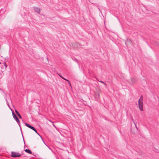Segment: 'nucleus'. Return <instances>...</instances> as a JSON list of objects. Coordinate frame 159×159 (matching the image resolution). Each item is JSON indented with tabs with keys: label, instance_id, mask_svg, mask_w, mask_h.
<instances>
[{
	"label": "nucleus",
	"instance_id": "obj_1",
	"mask_svg": "<svg viewBox=\"0 0 159 159\" xmlns=\"http://www.w3.org/2000/svg\"><path fill=\"white\" fill-rule=\"evenodd\" d=\"M143 96L141 95L139 98V99L138 100V104H139V107L140 109V110L141 111H143Z\"/></svg>",
	"mask_w": 159,
	"mask_h": 159
},
{
	"label": "nucleus",
	"instance_id": "obj_2",
	"mask_svg": "<svg viewBox=\"0 0 159 159\" xmlns=\"http://www.w3.org/2000/svg\"><path fill=\"white\" fill-rule=\"evenodd\" d=\"M131 119H132V120H133V122L134 123V126L135 127V128L134 129V128H131V131L133 134H136L138 132V128L137 127L135 122L134 121L132 117H131Z\"/></svg>",
	"mask_w": 159,
	"mask_h": 159
},
{
	"label": "nucleus",
	"instance_id": "obj_3",
	"mask_svg": "<svg viewBox=\"0 0 159 159\" xmlns=\"http://www.w3.org/2000/svg\"><path fill=\"white\" fill-rule=\"evenodd\" d=\"M21 155L19 153L14 152H11V156L13 157H20Z\"/></svg>",
	"mask_w": 159,
	"mask_h": 159
},
{
	"label": "nucleus",
	"instance_id": "obj_4",
	"mask_svg": "<svg viewBox=\"0 0 159 159\" xmlns=\"http://www.w3.org/2000/svg\"><path fill=\"white\" fill-rule=\"evenodd\" d=\"M13 118L16 121V122L18 124V125H19V126L20 127V121L18 118L17 117L16 115L15 116H14L13 117Z\"/></svg>",
	"mask_w": 159,
	"mask_h": 159
},
{
	"label": "nucleus",
	"instance_id": "obj_5",
	"mask_svg": "<svg viewBox=\"0 0 159 159\" xmlns=\"http://www.w3.org/2000/svg\"><path fill=\"white\" fill-rule=\"evenodd\" d=\"M34 9L36 12L38 13H40L41 9L37 7H34Z\"/></svg>",
	"mask_w": 159,
	"mask_h": 159
},
{
	"label": "nucleus",
	"instance_id": "obj_6",
	"mask_svg": "<svg viewBox=\"0 0 159 159\" xmlns=\"http://www.w3.org/2000/svg\"><path fill=\"white\" fill-rule=\"evenodd\" d=\"M25 125L26 126L31 129L32 130L34 129V128L33 126H31V125H29V124L26 123H25Z\"/></svg>",
	"mask_w": 159,
	"mask_h": 159
},
{
	"label": "nucleus",
	"instance_id": "obj_7",
	"mask_svg": "<svg viewBox=\"0 0 159 159\" xmlns=\"http://www.w3.org/2000/svg\"><path fill=\"white\" fill-rule=\"evenodd\" d=\"M15 111L17 115L19 117V118L20 119H22V116L20 115V114H19V113L18 111H17V110H16V109H15Z\"/></svg>",
	"mask_w": 159,
	"mask_h": 159
},
{
	"label": "nucleus",
	"instance_id": "obj_8",
	"mask_svg": "<svg viewBox=\"0 0 159 159\" xmlns=\"http://www.w3.org/2000/svg\"><path fill=\"white\" fill-rule=\"evenodd\" d=\"M25 151L27 153H28L29 154H31L32 153L30 149H26L25 150Z\"/></svg>",
	"mask_w": 159,
	"mask_h": 159
},
{
	"label": "nucleus",
	"instance_id": "obj_9",
	"mask_svg": "<svg viewBox=\"0 0 159 159\" xmlns=\"http://www.w3.org/2000/svg\"><path fill=\"white\" fill-rule=\"evenodd\" d=\"M100 83H103L104 84V86L106 88V84L105 83H104V82H103V81H100Z\"/></svg>",
	"mask_w": 159,
	"mask_h": 159
},
{
	"label": "nucleus",
	"instance_id": "obj_10",
	"mask_svg": "<svg viewBox=\"0 0 159 159\" xmlns=\"http://www.w3.org/2000/svg\"><path fill=\"white\" fill-rule=\"evenodd\" d=\"M3 64H4V66L5 67V69H6L7 68V65L6 64V62H4L3 63Z\"/></svg>",
	"mask_w": 159,
	"mask_h": 159
},
{
	"label": "nucleus",
	"instance_id": "obj_11",
	"mask_svg": "<svg viewBox=\"0 0 159 159\" xmlns=\"http://www.w3.org/2000/svg\"><path fill=\"white\" fill-rule=\"evenodd\" d=\"M11 111H12V116H13V117L14 116H16V115L15 114V113H14V111H13L12 110H11Z\"/></svg>",
	"mask_w": 159,
	"mask_h": 159
},
{
	"label": "nucleus",
	"instance_id": "obj_12",
	"mask_svg": "<svg viewBox=\"0 0 159 159\" xmlns=\"http://www.w3.org/2000/svg\"><path fill=\"white\" fill-rule=\"evenodd\" d=\"M67 81L68 82V84H69V85L71 87V84H70V82L69 81V80H67Z\"/></svg>",
	"mask_w": 159,
	"mask_h": 159
},
{
	"label": "nucleus",
	"instance_id": "obj_13",
	"mask_svg": "<svg viewBox=\"0 0 159 159\" xmlns=\"http://www.w3.org/2000/svg\"><path fill=\"white\" fill-rule=\"evenodd\" d=\"M67 81L68 82V84H69V85L71 87V84H70V82L69 81V80H67Z\"/></svg>",
	"mask_w": 159,
	"mask_h": 159
},
{
	"label": "nucleus",
	"instance_id": "obj_14",
	"mask_svg": "<svg viewBox=\"0 0 159 159\" xmlns=\"http://www.w3.org/2000/svg\"><path fill=\"white\" fill-rule=\"evenodd\" d=\"M6 102H7V105H8V107H9V103H8V102L7 101V99H6Z\"/></svg>",
	"mask_w": 159,
	"mask_h": 159
},
{
	"label": "nucleus",
	"instance_id": "obj_15",
	"mask_svg": "<svg viewBox=\"0 0 159 159\" xmlns=\"http://www.w3.org/2000/svg\"><path fill=\"white\" fill-rule=\"evenodd\" d=\"M33 130L36 133H37V131L35 128H34V129H33Z\"/></svg>",
	"mask_w": 159,
	"mask_h": 159
},
{
	"label": "nucleus",
	"instance_id": "obj_16",
	"mask_svg": "<svg viewBox=\"0 0 159 159\" xmlns=\"http://www.w3.org/2000/svg\"><path fill=\"white\" fill-rule=\"evenodd\" d=\"M58 75H59V76L61 77V78H62V79H64V78L63 77H62V76H61V75L58 74Z\"/></svg>",
	"mask_w": 159,
	"mask_h": 159
},
{
	"label": "nucleus",
	"instance_id": "obj_17",
	"mask_svg": "<svg viewBox=\"0 0 159 159\" xmlns=\"http://www.w3.org/2000/svg\"><path fill=\"white\" fill-rule=\"evenodd\" d=\"M39 136H40V137L41 138V136H40V135L39 134L38 132H37V133Z\"/></svg>",
	"mask_w": 159,
	"mask_h": 159
},
{
	"label": "nucleus",
	"instance_id": "obj_18",
	"mask_svg": "<svg viewBox=\"0 0 159 159\" xmlns=\"http://www.w3.org/2000/svg\"><path fill=\"white\" fill-rule=\"evenodd\" d=\"M52 125H53V126L55 127V128H56V126H55V125H54V124H53Z\"/></svg>",
	"mask_w": 159,
	"mask_h": 159
},
{
	"label": "nucleus",
	"instance_id": "obj_19",
	"mask_svg": "<svg viewBox=\"0 0 159 159\" xmlns=\"http://www.w3.org/2000/svg\"><path fill=\"white\" fill-rule=\"evenodd\" d=\"M63 79L65 80L66 81H67V80H68L66 79H65V78H64V79Z\"/></svg>",
	"mask_w": 159,
	"mask_h": 159
},
{
	"label": "nucleus",
	"instance_id": "obj_20",
	"mask_svg": "<svg viewBox=\"0 0 159 159\" xmlns=\"http://www.w3.org/2000/svg\"><path fill=\"white\" fill-rule=\"evenodd\" d=\"M1 64V63L0 62V64Z\"/></svg>",
	"mask_w": 159,
	"mask_h": 159
}]
</instances>
